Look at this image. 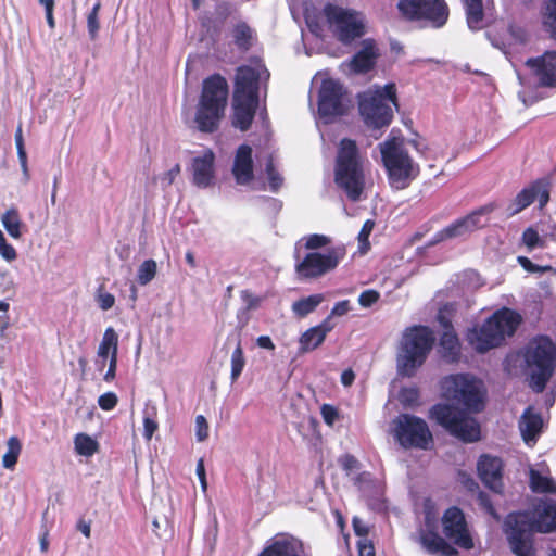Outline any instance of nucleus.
<instances>
[{"instance_id":"56","label":"nucleus","mask_w":556,"mask_h":556,"mask_svg":"<svg viewBox=\"0 0 556 556\" xmlns=\"http://www.w3.org/2000/svg\"><path fill=\"white\" fill-rule=\"evenodd\" d=\"M341 466L346 472H351L359 467V462L355 456L346 454L341 458Z\"/></svg>"},{"instance_id":"41","label":"nucleus","mask_w":556,"mask_h":556,"mask_svg":"<svg viewBox=\"0 0 556 556\" xmlns=\"http://www.w3.org/2000/svg\"><path fill=\"white\" fill-rule=\"evenodd\" d=\"M265 170L269 182L270 191L278 192V190L281 188L283 184V178L280 175V173L276 169L271 157L266 162Z\"/></svg>"},{"instance_id":"28","label":"nucleus","mask_w":556,"mask_h":556,"mask_svg":"<svg viewBox=\"0 0 556 556\" xmlns=\"http://www.w3.org/2000/svg\"><path fill=\"white\" fill-rule=\"evenodd\" d=\"M233 45L242 52L249 51L255 39V31L244 22H238L231 30Z\"/></svg>"},{"instance_id":"60","label":"nucleus","mask_w":556,"mask_h":556,"mask_svg":"<svg viewBox=\"0 0 556 556\" xmlns=\"http://www.w3.org/2000/svg\"><path fill=\"white\" fill-rule=\"evenodd\" d=\"M242 300L248 304V308H254L258 305L260 300L254 296L249 290L241 291Z\"/></svg>"},{"instance_id":"29","label":"nucleus","mask_w":556,"mask_h":556,"mask_svg":"<svg viewBox=\"0 0 556 556\" xmlns=\"http://www.w3.org/2000/svg\"><path fill=\"white\" fill-rule=\"evenodd\" d=\"M325 300L324 294L316 293L294 301L291 309L296 318H304L313 313Z\"/></svg>"},{"instance_id":"61","label":"nucleus","mask_w":556,"mask_h":556,"mask_svg":"<svg viewBox=\"0 0 556 556\" xmlns=\"http://www.w3.org/2000/svg\"><path fill=\"white\" fill-rule=\"evenodd\" d=\"M331 315L326 317L319 325L314 326L315 328H318L319 332H324V337L326 338L327 334L333 329V324L331 321Z\"/></svg>"},{"instance_id":"8","label":"nucleus","mask_w":556,"mask_h":556,"mask_svg":"<svg viewBox=\"0 0 556 556\" xmlns=\"http://www.w3.org/2000/svg\"><path fill=\"white\" fill-rule=\"evenodd\" d=\"M522 357L530 370V387L542 393L556 369V345L548 336H538L525 346Z\"/></svg>"},{"instance_id":"27","label":"nucleus","mask_w":556,"mask_h":556,"mask_svg":"<svg viewBox=\"0 0 556 556\" xmlns=\"http://www.w3.org/2000/svg\"><path fill=\"white\" fill-rule=\"evenodd\" d=\"M118 352V336L112 327L105 329L102 340L98 348L99 369L102 370L105 366V361L111 355H117Z\"/></svg>"},{"instance_id":"37","label":"nucleus","mask_w":556,"mask_h":556,"mask_svg":"<svg viewBox=\"0 0 556 556\" xmlns=\"http://www.w3.org/2000/svg\"><path fill=\"white\" fill-rule=\"evenodd\" d=\"M464 217L456 219L437 233V241H443L469 233Z\"/></svg>"},{"instance_id":"63","label":"nucleus","mask_w":556,"mask_h":556,"mask_svg":"<svg viewBox=\"0 0 556 556\" xmlns=\"http://www.w3.org/2000/svg\"><path fill=\"white\" fill-rule=\"evenodd\" d=\"M353 528L354 532L357 536H361V539H364L368 534V528L364 526L359 520L356 518L353 519Z\"/></svg>"},{"instance_id":"19","label":"nucleus","mask_w":556,"mask_h":556,"mask_svg":"<svg viewBox=\"0 0 556 556\" xmlns=\"http://www.w3.org/2000/svg\"><path fill=\"white\" fill-rule=\"evenodd\" d=\"M258 72L249 66L242 65L237 68L235 79V99L258 100Z\"/></svg>"},{"instance_id":"59","label":"nucleus","mask_w":556,"mask_h":556,"mask_svg":"<svg viewBox=\"0 0 556 556\" xmlns=\"http://www.w3.org/2000/svg\"><path fill=\"white\" fill-rule=\"evenodd\" d=\"M195 471H197V476H198V478L200 480L202 490L205 491L206 488H207V482H206V473H205V467H204L203 458H200L198 460Z\"/></svg>"},{"instance_id":"43","label":"nucleus","mask_w":556,"mask_h":556,"mask_svg":"<svg viewBox=\"0 0 556 556\" xmlns=\"http://www.w3.org/2000/svg\"><path fill=\"white\" fill-rule=\"evenodd\" d=\"M522 243L528 248V250H533L534 248H543L544 241L541 239L539 232L533 227H528L523 230L521 237Z\"/></svg>"},{"instance_id":"15","label":"nucleus","mask_w":556,"mask_h":556,"mask_svg":"<svg viewBox=\"0 0 556 556\" xmlns=\"http://www.w3.org/2000/svg\"><path fill=\"white\" fill-rule=\"evenodd\" d=\"M552 180L549 177L538 178L529 186L521 189L508 206L509 216H514L528 206L535 199L539 201V208L543 210L551 200Z\"/></svg>"},{"instance_id":"39","label":"nucleus","mask_w":556,"mask_h":556,"mask_svg":"<svg viewBox=\"0 0 556 556\" xmlns=\"http://www.w3.org/2000/svg\"><path fill=\"white\" fill-rule=\"evenodd\" d=\"M244 366H245L244 353H243L241 342L239 341L236 349L233 350V352L231 354V372H230L231 382L237 381V379L242 374Z\"/></svg>"},{"instance_id":"12","label":"nucleus","mask_w":556,"mask_h":556,"mask_svg":"<svg viewBox=\"0 0 556 556\" xmlns=\"http://www.w3.org/2000/svg\"><path fill=\"white\" fill-rule=\"evenodd\" d=\"M392 433L395 441L405 450H428L433 435L428 424L420 417L403 413L392 420Z\"/></svg>"},{"instance_id":"4","label":"nucleus","mask_w":556,"mask_h":556,"mask_svg":"<svg viewBox=\"0 0 556 556\" xmlns=\"http://www.w3.org/2000/svg\"><path fill=\"white\" fill-rule=\"evenodd\" d=\"M228 84L220 74H213L202 83L194 122L201 132L213 134L225 116L228 100Z\"/></svg>"},{"instance_id":"50","label":"nucleus","mask_w":556,"mask_h":556,"mask_svg":"<svg viewBox=\"0 0 556 556\" xmlns=\"http://www.w3.org/2000/svg\"><path fill=\"white\" fill-rule=\"evenodd\" d=\"M375 227V222L371 219H367L358 233V241L361 244V248H368L369 247V236Z\"/></svg>"},{"instance_id":"31","label":"nucleus","mask_w":556,"mask_h":556,"mask_svg":"<svg viewBox=\"0 0 556 556\" xmlns=\"http://www.w3.org/2000/svg\"><path fill=\"white\" fill-rule=\"evenodd\" d=\"M529 485L534 493L556 494V483L553 478L543 476L535 469H531L529 472Z\"/></svg>"},{"instance_id":"21","label":"nucleus","mask_w":556,"mask_h":556,"mask_svg":"<svg viewBox=\"0 0 556 556\" xmlns=\"http://www.w3.org/2000/svg\"><path fill=\"white\" fill-rule=\"evenodd\" d=\"M257 556H306L303 544L289 534H277Z\"/></svg>"},{"instance_id":"17","label":"nucleus","mask_w":556,"mask_h":556,"mask_svg":"<svg viewBox=\"0 0 556 556\" xmlns=\"http://www.w3.org/2000/svg\"><path fill=\"white\" fill-rule=\"evenodd\" d=\"M477 471L482 483L495 493L504 489V462L498 456L482 454L477 462Z\"/></svg>"},{"instance_id":"7","label":"nucleus","mask_w":556,"mask_h":556,"mask_svg":"<svg viewBox=\"0 0 556 556\" xmlns=\"http://www.w3.org/2000/svg\"><path fill=\"white\" fill-rule=\"evenodd\" d=\"M334 182L350 201L361 200L365 189V175L358 148L352 139L344 138L340 141L336 159Z\"/></svg>"},{"instance_id":"18","label":"nucleus","mask_w":556,"mask_h":556,"mask_svg":"<svg viewBox=\"0 0 556 556\" xmlns=\"http://www.w3.org/2000/svg\"><path fill=\"white\" fill-rule=\"evenodd\" d=\"M526 65L541 87L556 88V50H547L540 56L530 58Z\"/></svg>"},{"instance_id":"48","label":"nucleus","mask_w":556,"mask_h":556,"mask_svg":"<svg viewBox=\"0 0 556 556\" xmlns=\"http://www.w3.org/2000/svg\"><path fill=\"white\" fill-rule=\"evenodd\" d=\"M195 435L199 442L208 438V424L203 415H198L195 418Z\"/></svg>"},{"instance_id":"11","label":"nucleus","mask_w":556,"mask_h":556,"mask_svg":"<svg viewBox=\"0 0 556 556\" xmlns=\"http://www.w3.org/2000/svg\"><path fill=\"white\" fill-rule=\"evenodd\" d=\"M323 12L333 36L342 45H351L366 34V24L361 12L333 3H327Z\"/></svg>"},{"instance_id":"32","label":"nucleus","mask_w":556,"mask_h":556,"mask_svg":"<svg viewBox=\"0 0 556 556\" xmlns=\"http://www.w3.org/2000/svg\"><path fill=\"white\" fill-rule=\"evenodd\" d=\"M324 332L320 333L318 328L311 327L304 331L299 339V352L308 353L316 350L325 341Z\"/></svg>"},{"instance_id":"9","label":"nucleus","mask_w":556,"mask_h":556,"mask_svg":"<svg viewBox=\"0 0 556 556\" xmlns=\"http://www.w3.org/2000/svg\"><path fill=\"white\" fill-rule=\"evenodd\" d=\"M381 160L391 188L403 190L419 175V166L396 138H389L379 144Z\"/></svg>"},{"instance_id":"33","label":"nucleus","mask_w":556,"mask_h":556,"mask_svg":"<svg viewBox=\"0 0 556 556\" xmlns=\"http://www.w3.org/2000/svg\"><path fill=\"white\" fill-rule=\"evenodd\" d=\"M1 222L4 229L13 239H20L22 237V228L24 225L17 208L11 207L7 210L1 216Z\"/></svg>"},{"instance_id":"14","label":"nucleus","mask_w":556,"mask_h":556,"mask_svg":"<svg viewBox=\"0 0 556 556\" xmlns=\"http://www.w3.org/2000/svg\"><path fill=\"white\" fill-rule=\"evenodd\" d=\"M345 256L344 247H333L326 253L309 252L295 265L300 279H315L333 270Z\"/></svg>"},{"instance_id":"10","label":"nucleus","mask_w":556,"mask_h":556,"mask_svg":"<svg viewBox=\"0 0 556 556\" xmlns=\"http://www.w3.org/2000/svg\"><path fill=\"white\" fill-rule=\"evenodd\" d=\"M391 104L399 108L396 86L393 83L358 96V110L365 124L377 129L387 127L392 122Z\"/></svg>"},{"instance_id":"3","label":"nucleus","mask_w":556,"mask_h":556,"mask_svg":"<svg viewBox=\"0 0 556 556\" xmlns=\"http://www.w3.org/2000/svg\"><path fill=\"white\" fill-rule=\"evenodd\" d=\"M442 532L441 536L435 530H421L419 533V543L430 555L457 556L459 547L470 551L475 547V541L469 530L465 514L457 506H451L441 517Z\"/></svg>"},{"instance_id":"45","label":"nucleus","mask_w":556,"mask_h":556,"mask_svg":"<svg viewBox=\"0 0 556 556\" xmlns=\"http://www.w3.org/2000/svg\"><path fill=\"white\" fill-rule=\"evenodd\" d=\"M0 255L8 262L16 260L17 253L13 245L7 242L3 232L0 230Z\"/></svg>"},{"instance_id":"55","label":"nucleus","mask_w":556,"mask_h":556,"mask_svg":"<svg viewBox=\"0 0 556 556\" xmlns=\"http://www.w3.org/2000/svg\"><path fill=\"white\" fill-rule=\"evenodd\" d=\"M358 556H375V547L367 538L359 539L357 543Z\"/></svg>"},{"instance_id":"42","label":"nucleus","mask_w":556,"mask_h":556,"mask_svg":"<svg viewBox=\"0 0 556 556\" xmlns=\"http://www.w3.org/2000/svg\"><path fill=\"white\" fill-rule=\"evenodd\" d=\"M101 9V2L97 1V3L93 5L92 10L89 12L87 16V27L89 36L92 40H94L98 36V31L100 29V23H99V12Z\"/></svg>"},{"instance_id":"52","label":"nucleus","mask_w":556,"mask_h":556,"mask_svg":"<svg viewBox=\"0 0 556 556\" xmlns=\"http://www.w3.org/2000/svg\"><path fill=\"white\" fill-rule=\"evenodd\" d=\"M159 429L157 421L151 416L143 417V437L151 440L154 432Z\"/></svg>"},{"instance_id":"24","label":"nucleus","mask_w":556,"mask_h":556,"mask_svg":"<svg viewBox=\"0 0 556 556\" xmlns=\"http://www.w3.org/2000/svg\"><path fill=\"white\" fill-rule=\"evenodd\" d=\"M257 108L258 100L233 98L232 126L247 131L253 123Z\"/></svg>"},{"instance_id":"40","label":"nucleus","mask_w":556,"mask_h":556,"mask_svg":"<svg viewBox=\"0 0 556 556\" xmlns=\"http://www.w3.org/2000/svg\"><path fill=\"white\" fill-rule=\"evenodd\" d=\"M156 262L154 260H146L138 268L137 281L141 286L148 285L156 275Z\"/></svg>"},{"instance_id":"36","label":"nucleus","mask_w":556,"mask_h":556,"mask_svg":"<svg viewBox=\"0 0 556 556\" xmlns=\"http://www.w3.org/2000/svg\"><path fill=\"white\" fill-rule=\"evenodd\" d=\"M75 451L81 456H92L99 450V443L86 433H78L74 439Z\"/></svg>"},{"instance_id":"38","label":"nucleus","mask_w":556,"mask_h":556,"mask_svg":"<svg viewBox=\"0 0 556 556\" xmlns=\"http://www.w3.org/2000/svg\"><path fill=\"white\" fill-rule=\"evenodd\" d=\"M21 448V442L16 437H11L8 440V451L2 458L4 468L11 469L16 465Z\"/></svg>"},{"instance_id":"22","label":"nucleus","mask_w":556,"mask_h":556,"mask_svg":"<svg viewBox=\"0 0 556 556\" xmlns=\"http://www.w3.org/2000/svg\"><path fill=\"white\" fill-rule=\"evenodd\" d=\"M379 56L376 40L367 38L362 41V48L352 56L349 66L355 74H366L374 70Z\"/></svg>"},{"instance_id":"6","label":"nucleus","mask_w":556,"mask_h":556,"mask_svg":"<svg viewBox=\"0 0 556 556\" xmlns=\"http://www.w3.org/2000/svg\"><path fill=\"white\" fill-rule=\"evenodd\" d=\"M522 323L521 315L508 307L494 312L480 327L467 333L469 344L478 352L485 353L503 344L507 337H513Z\"/></svg>"},{"instance_id":"62","label":"nucleus","mask_w":556,"mask_h":556,"mask_svg":"<svg viewBox=\"0 0 556 556\" xmlns=\"http://www.w3.org/2000/svg\"><path fill=\"white\" fill-rule=\"evenodd\" d=\"M354 380H355V372L351 368L343 370V372L341 374V383L344 387L352 386Z\"/></svg>"},{"instance_id":"64","label":"nucleus","mask_w":556,"mask_h":556,"mask_svg":"<svg viewBox=\"0 0 556 556\" xmlns=\"http://www.w3.org/2000/svg\"><path fill=\"white\" fill-rule=\"evenodd\" d=\"M256 343L260 348H263V349H266V350H274L275 349V344L273 342V340L270 339V337L268 336H260L257 339H256Z\"/></svg>"},{"instance_id":"35","label":"nucleus","mask_w":556,"mask_h":556,"mask_svg":"<svg viewBox=\"0 0 556 556\" xmlns=\"http://www.w3.org/2000/svg\"><path fill=\"white\" fill-rule=\"evenodd\" d=\"M464 3L469 28L480 29L484 16L482 0H464Z\"/></svg>"},{"instance_id":"49","label":"nucleus","mask_w":556,"mask_h":556,"mask_svg":"<svg viewBox=\"0 0 556 556\" xmlns=\"http://www.w3.org/2000/svg\"><path fill=\"white\" fill-rule=\"evenodd\" d=\"M118 399L114 392H106L99 396L98 404L103 410H112L117 405Z\"/></svg>"},{"instance_id":"23","label":"nucleus","mask_w":556,"mask_h":556,"mask_svg":"<svg viewBox=\"0 0 556 556\" xmlns=\"http://www.w3.org/2000/svg\"><path fill=\"white\" fill-rule=\"evenodd\" d=\"M253 150L249 144L238 147L232 164V175L238 185L245 186L254 178Z\"/></svg>"},{"instance_id":"16","label":"nucleus","mask_w":556,"mask_h":556,"mask_svg":"<svg viewBox=\"0 0 556 556\" xmlns=\"http://www.w3.org/2000/svg\"><path fill=\"white\" fill-rule=\"evenodd\" d=\"M342 85L331 78L321 83L318 94V111L321 116H339L345 113Z\"/></svg>"},{"instance_id":"1","label":"nucleus","mask_w":556,"mask_h":556,"mask_svg":"<svg viewBox=\"0 0 556 556\" xmlns=\"http://www.w3.org/2000/svg\"><path fill=\"white\" fill-rule=\"evenodd\" d=\"M443 395L464 408L448 403H437L429 410V418L452 437L465 443L480 440L481 429L470 413H480L485 406V390L481 380L470 374H453L441 381Z\"/></svg>"},{"instance_id":"26","label":"nucleus","mask_w":556,"mask_h":556,"mask_svg":"<svg viewBox=\"0 0 556 556\" xmlns=\"http://www.w3.org/2000/svg\"><path fill=\"white\" fill-rule=\"evenodd\" d=\"M440 353L447 363L458 362L460 357V342L455 331H443L440 337Z\"/></svg>"},{"instance_id":"47","label":"nucleus","mask_w":556,"mask_h":556,"mask_svg":"<svg viewBox=\"0 0 556 556\" xmlns=\"http://www.w3.org/2000/svg\"><path fill=\"white\" fill-rule=\"evenodd\" d=\"M380 299V294L378 291L374 289H368L363 291L358 296V303L363 307H370Z\"/></svg>"},{"instance_id":"46","label":"nucleus","mask_w":556,"mask_h":556,"mask_svg":"<svg viewBox=\"0 0 556 556\" xmlns=\"http://www.w3.org/2000/svg\"><path fill=\"white\" fill-rule=\"evenodd\" d=\"M517 262L528 273H545L551 269V266H540L534 264L527 256H518Z\"/></svg>"},{"instance_id":"5","label":"nucleus","mask_w":556,"mask_h":556,"mask_svg":"<svg viewBox=\"0 0 556 556\" xmlns=\"http://www.w3.org/2000/svg\"><path fill=\"white\" fill-rule=\"evenodd\" d=\"M435 343L433 331L424 325L407 327L400 340L396 354V368L402 377L412 378L426 363Z\"/></svg>"},{"instance_id":"2","label":"nucleus","mask_w":556,"mask_h":556,"mask_svg":"<svg viewBox=\"0 0 556 556\" xmlns=\"http://www.w3.org/2000/svg\"><path fill=\"white\" fill-rule=\"evenodd\" d=\"M503 530L510 551L516 556H535L533 533L556 532V501L543 502L534 508V518L528 511L506 516Z\"/></svg>"},{"instance_id":"20","label":"nucleus","mask_w":556,"mask_h":556,"mask_svg":"<svg viewBox=\"0 0 556 556\" xmlns=\"http://www.w3.org/2000/svg\"><path fill=\"white\" fill-rule=\"evenodd\" d=\"M192 182L198 188H207L215 179V154L211 149L204 151L191 162Z\"/></svg>"},{"instance_id":"53","label":"nucleus","mask_w":556,"mask_h":556,"mask_svg":"<svg viewBox=\"0 0 556 556\" xmlns=\"http://www.w3.org/2000/svg\"><path fill=\"white\" fill-rule=\"evenodd\" d=\"M97 302L102 311H108L114 306L115 298L109 292H99L97 294Z\"/></svg>"},{"instance_id":"13","label":"nucleus","mask_w":556,"mask_h":556,"mask_svg":"<svg viewBox=\"0 0 556 556\" xmlns=\"http://www.w3.org/2000/svg\"><path fill=\"white\" fill-rule=\"evenodd\" d=\"M397 9L408 21H428L442 27L448 18V7L444 0H400Z\"/></svg>"},{"instance_id":"57","label":"nucleus","mask_w":556,"mask_h":556,"mask_svg":"<svg viewBox=\"0 0 556 556\" xmlns=\"http://www.w3.org/2000/svg\"><path fill=\"white\" fill-rule=\"evenodd\" d=\"M116 368H117V355H111L109 362V368L103 377L106 382H111L116 377Z\"/></svg>"},{"instance_id":"30","label":"nucleus","mask_w":556,"mask_h":556,"mask_svg":"<svg viewBox=\"0 0 556 556\" xmlns=\"http://www.w3.org/2000/svg\"><path fill=\"white\" fill-rule=\"evenodd\" d=\"M540 14L543 30L556 40V0H544Z\"/></svg>"},{"instance_id":"54","label":"nucleus","mask_w":556,"mask_h":556,"mask_svg":"<svg viewBox=\"0 0 556 556\" xmlns=\"http://www.w3.org/2000/svg\"><path fill=\"white\" fill-rule=\"evenodd\" d=\"M419 399V392L416 388H404L401 391V402L404 404H415Z\"/></svg>"},{"instance_id":"51","label":"nucleus","mask_w":556,"mask_h":556,"mask_svg":"<svg viewBox=\"0 0 556 556\" xmlns=\"http://www.w3.org/2000/svg\"><path fill=\"white\" fill-rule=\"evenodd\" d=\"M320 413L324 421L329 426H332L339 418L338 409L330 404H324L320 408Z\"/></svg>"},{"instance_id":"44","label":"nucleus","mask_w":556,"mask_h":556,"mask_svg":"<svg viewBox=\"0 0 556 556\" xmlns=\"http://www.w3.org/2000/svg\"><path fill=\"white\" fill-rule=\"evenodd\" d=\"M330 243V238L325 235L313 233L306 238L305 249L317 250L324 248Z\"/></svg>"},{"instance_id":"25","label":"nucleus","mask_w":556,"mask_h":556,"mask_svg":"<svg viewBox=\"0 0 556 556\" xmlns=\"http://www.w3.org/2000/svg\"><path fill=\"white\" fill-rule=\"evenodd\" d=\"M543 428V419L540 413L528 406L520 418L519 429L526 443L535 442Z\"/></svg>"},{"instance_id":"58","label":"nucleus","mask_w":556,"mask_h":556,"mask_svg":"<svg viewBox=\"0 0 556 556\" xmlns=\"http://www.w3.org/2000/svg\"><path fill=\"white\" fill-rule=\"evenodd\" d=\"M351 309L350 307V301L343 300L339 301L334 304V306L331 309V316H343L348 314V312Z\"/></svg>"},{"instance_id":"34","label":"nucleus","mask_w":556,"mask_h":556,"mask_svg":"<svg viewBox=\"0 0 556 556\" xmlns=\"http://www.w3.org/2000/svg\"><path fill=\"white\" fill-rule=\"evenodd\" d=\"M495 208V203H488L464 216L467 229H469V231L472 232L484 227L486 222H483L482 217L489 215Z\"/></svg>"}]
</instances>
